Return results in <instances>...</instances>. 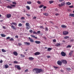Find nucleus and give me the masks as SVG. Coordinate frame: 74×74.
<instances>
[{
  "label": "nucleus",
  "mask_w": 74,
  "mask_h": 74,
  "mask_svg": "<svg viewBox=\"0 0 74 74\" xmlns=\"http://www.w3.org/2000/svg\"><path fill=\"white\" fill-rule=\"evenodd\" d=\"M43 14L45 15V16H48V13H43Z\"/></svg>",
  "instance_id": "obj_28"
},
{
  "label": "nucleus",
  "mask_w": 74,
  "mask_h": 74,
  "mask_svg": "<svg viewBox=\"0 0 74 74\" xmlns=\"http://www.w3.org/2000/svg\"><path fill=\"white\" fill-rule=\"evenodd\" d=\"M3 29H5V26L3 27Z\"/></svg>",
  "instance_id": "obj_64"
},
{
  "label": "nucleus",
  "mask_w": 74,
  "mask_h": 74,
  "mask_svg": "<svg viewBox=\"0 0 74 74\" xmlns=\"http://www.w3.org/2000/svg\"><path fill=\"white\" fill-rule=\"evenodd\" d=\"M61 4L62 6H63V5H65V3L64 2L62 3H61Z\"/></svg>",
  "instance_id": "obj_31"
},
{
  "label": "nucleus",
  "mask_w": 74,
  "mask_h": 74,
  "mask_svg": "<svg viewBox=\"0 0 74 74\" xmlns=\"http://www.w3.org/2000/svg\"><path fill=\"white\" fill-rule=\"evenodd\" d=\"M31 36L32 37H33V38H36V39H37V37H35V36L34 35H31Z\"/></svg>",
  "instance_id": "obj_20"
},
{
  "label": "nucleus",
  "mask_w": 74,
  "mask_h": 74,
  "mask_svg": "<svg viewBox=\"0 0 74 74\" xmlns=\"http://www.w3.org/2000/svg\"><path fill=\"white\" fill-rule=\"evenodd\" d=\"M55 15L56 16H58V15H59V14L58 13H56L55 14Z\"/></svg>",
  "instance_id": "obj_55"
},
{
  "label": "nucleus",
  "mask_w": 74,
  "mask_h": 74,
  "mask_svg": "<svg viewBox=\"0 0 74 74\" xmlns=\"http://www.w3.org/2000/svg\"><path fill=\"white\" fill-rule=\"evenodd\" d=\"M26 26H30V24H29V23H26Z\"/></svg>",
  "instance_id": "obj_29"
},
{
  "label": "nucleus",
  "mask_w": 74,
  "mask_h": 74,
  "mask_svg": "<svg viewBox=\"0 0 74 74\" xmlns=\"http://www.w3.org/2000/svg\"><path fill=\"white\" fill-rule=\"evenodd\" d=\"M45 31H48V29L47 27H46L45 28Z\"/></svg>",
  "instance_id": "obj_41"
},
{
  "label": "nucleus",
  "mask_w": 74,
  "mask_h": 74,
  "mask_svg": "<svg viewBox=\"0 0 74 74\" xmlns=\"http://www.w3.org/2000/svg\"><path fill=\"white\" fill-rule=\"evenodd\" d=\"M73 50H72L71 51L69 54V55L70 56H71L72 55H73Z\"/></svg>",
  "instance_id": "obj_14"
},
{
  "label": "nucleus",
  "mask_w": 74,
  "mask_h": 74,
  "mask_svg": "<svg viewBox=\"0 0 74 74\" xmlns=\"http://www.w3.org/2000/svg\"><path fill=\"white\" fill-rule=\"evenodd\" d=\"M36 16H34L33 18V19H36Z\"/></svg>",
  "instance_id": "obj_63"
},
{
  "label": "nucleus",
  "mask_w": 74,
  "mask_h": 74,
  "mask_svg": "<svg viewBox=\"0 0 74 74\" xmlns=\"http://www.w3.org/2000/svg\"><path fill=\"white\" fill-rule=\"evenodd\" d=\"M30 26H27L26 27V29L27 30H29V29H30Z\"/></svg>",
  "instance_id": "obj_18"
},
{
  "label": "nucleus",
  "mask_w": 74,
  "mask_h": 74,
  "mask_svg": "<svg viewBox=\"0 0 74 74\" xmlns=\"http://www.w3.org/2000/svg\"><path fill=\"white\" fill-rule=\"evenodd\" d=\"M61 55L62 56H65L66 55V53H64V51H62L61 53Z\"/></svg>",
  "instance_id": "obj_6"
},
{
  "label": "nucleus",
  "mask_w": 74,
  "mask_h": 74,
  "mask_svg": "<svg viewBox=\"0 0 74 74\" xmlns=\"http://www.w3.org/2000/svg\"><path fill=\"white\" fill-rule=\"evenodd\" d=\"M4 66L5 69H7L9 67V66L7 64L4 65Z\"/></svg>",
  "instance_id": "obj_17"
},
{
  "label": "nucleus",
  "mask_w": 74,
  "mask_h": 74,
  "mask_svg": "<svg viewBox=\"0 0 74 74\" xmlns=\"http://www.w3.org/2000/svg\"><path fill=\"white\" fill-rule=\"evenodd\" d=\"M27 71H28V69H26L25 70V72H27Z\"/></svg>",
  "instance_id": "obj_57"
},
{
  "label": "nucleus",
  "mask_w": 74,
  "mask_h": 74,
  "mask_svg": "<svg viewBox=\"0 0 74 74\" xmlns=\"http://www.w3.org/2000/svg\"><path fill=\"white\" fill-rule=\"evenodd\" d=\"M11 27L14 30H15V29H16V28H15V26H14V25H12L11 26Z\"/></svg>",
  "instance_id": "obj_25"
},
{
  "label": "nucleus",
  "mask_w": 74,
  "mask_h": 74,
  "mask_svg": "<svg viewBox=\"0 0 74 74\" xmlns=\"http://www.w3.org/2000/svg\"><path fill=\"white\" fill-rule=\"evenodd\" d=\"M1 37H5L6 36L5 35L3 34H1Z\"/></svg>",
  "instance_id": "obj_30"
},
{
  "label": "nucleus",
  "mask_w": 74,
  "mask_h": 74,
  "mask_svg": "<svg viewBox=\"0 0 74 74\" xmlns=\"http://www.w3.org/2000/svg\"><path fill=\"white\" fill-rule=\"evenodd\" d=\"M34 54V55H35V56H36V55H40V53L38 52H37L35 53Z\"/></svg>",
  "instance_id": "obj_10"
},
{
  "label": "nucleus",
  "mask_w": 74,
  "mask_h": 74,
  "mask_svg": "<svg viewBox=\"0 0 74 74\" xmlns=\"http://www.w3.org/2000/svg\"><path fill=\"white\" fill-rule=\"evenodd\" d=\"M7 17L8 18H10L11 17V14H8L6 15Z\"/></svg>",
  "instance_id": "obj_8"
},
{
  "label": "nucleus",
  "mask_w": 74,
  "mask_h": 74,
  "mask_svg": "<svg viewBox=\"0 0 74 74\" xmlns=\"http://www.w3.org/2000/svg\"><path fill=\"white\" fill-rule=\"evenodd\" d=\"M61 27L62 28H66L67 27V26L64 25H61Z\"/></svg>",
  "instance_id": "obj_15"
},
{
  "label": "nucleus",
  "mask_w": 74,
  "mask_h": 74,
  "mask_svg": "<svg viewBox=\"0 0 74 74\" xmlns=\"http://www.w3.org/2000/svg\"><path fill=\"white\" fill-rule=\"evenodd\" d=\"M59 1H61V2L64 1V0H59Z\"/></svg>",
  "instance_id": "obj_56"
},
{
  "label": "nucleus",
  "mask_w": 74,
  "mask_h": 74,
  "mask_svg": "<svg viewBox=\"0 0 74 74\" xmlns=\"http://www.w3.org/2000/svg\"><path fill=\"white\" fill-rule=\"evenodd\" d=\"M61 61L63 64H67V61H66V60H61Z\"/></svg>",
  "instance_id": "obj_3"
},
{
  "label": "nucleus",
  "mask_w": 74,
  "mask_h": 74,
  "mask_svg": "<svg viewBox=\"0 0 74 74\" xmlns=\"http://www.w3.org/2000/svg\"><path fill=\"white\" fill-rule=\"evenodd\" d=\"M69 16H72V17H74V14H70Z\"/></svg>",
  "instance_id": "obj_22"
},
{
  "label": "nucleus",
  "mask_w": 74,
  "mask_h": 74,
  "mask_svg": "<svg viewBox=\"0 0 74 74\" xmlns=\"http://www.w3.org/2000/svg\"><path fill=\"white\" fill-rule=\"evenodd\" d=\"M15 68H17L18 70H21V67H20V66L18 65H15Z\"/></svg>",
  "instance_id": "obj_5"
},
{
  "label": "nucleus",
  "mask_w": 74,
  "mask_h": 74,
  "mask_svg": "<svg viewBox=\"0 0 74 74\" xmlns=\"http://www.w3.org/2000/svg\"><path fill=\"white\" fill-rule=\"evenodd\" d=\"M29 32L30 33H33V30H30L29 31Z\"/></svg>",
  "instance_id": "obj_52"
},
{
  "label": "nucleus",
  "mask_w": 74,
  "mask_h": 74,
  "mask_svg": "<svg viewBox=\"0 0 74 74\" xmlns=\"http://www.w3.org/2000/svg\"><path fill=\"white\" fill-rule=\"evenodd\" d=\"M57 64L59 66H61L62 64V62L60 61V60H58L57 61Z\"/></svg>",
  "instance_id": "obj_4"
},
{
  "label": "nucleus",
  "mask_w": 74,
  "mask_h": 74,
  "mask_svg": "<svg viewBox=\"0 0 74 74\" xmlns=\"http://www.w3.org/2000/svg\"><path fill=\"white\" fill-rule=\"evenodd\" d=\"M20 56L21 58H25V55H23L22 54H21Z\"/></svg>",
  "instance_id": "obj_26"
},
{
  "label": "nucleus",
  "mask_w": 74,
  "mask_h": 74,
  "mask_svg": "<svg viewBox=\"0 0 74 74\" xmlns=\"http://www.w3.org/2000/svg\"><path fill=\"white\" fill-rule=\"evenodd\" d=\"M52 49L51 48H49L47 49V51H50L51 50H52Z\"/></svg>",
  "instance_id": "obj_24"
},
{
  "label": "nucleus",
  "mask_w": 74,
  "mask_h": 74,
  "mask_svg": "<svg viewBox=\"0 0 74 74\" xmlns=\"http://www.w3.org/2000/svg\"><path fill=\"white\" fill-rule=\"evenodd\" d=\"M12 3L13 4H14V5H16V3L15 1L12 2Z\"/></svg>",
  "instance_id": "obj_33"
},
{
  "label": "nucleus",
  "mask_w": 74,
  "mask_h": 74,
  "mask_svg": "<svg viewBox=\"0 0 74 74\" xmlns=\"http://www.w3.org/2000/svg\"><path fill=\"white\" fill-rule=\"evenodd\" d=\"M2 51L3 52H6V51L4 49H2Z\"/></svg>",
  "instance_id": "obj_34"
},
{
  "label": "nucleus",
  "mask_w": 74,
  "mask_h": 74,
  "mask_svg": "<svg viewBox=\"0 0 74 74\" xmlns=\"http://www.w3.org/2000/svg\"><path fill=\"white\" fill-rule=\"evenodd\" d=\"M69 7L70 8H73V5H72L71 6H69Z\"/></svg>",
  "instance_id": "obj_40"
},
{
  "label": "nucleus",
  "mask_w": 74,
  "mask_h": 74,
  "mask_svg": "<svg viewBox=\"0 0 74 74\" xmlns=\"http://www.w3.org/2000/svg\"><path fill=\"white\" fill-rule=\"evenodd\" d=\"M63 34L64 35H67L69 34V32L65 31L63 32Z\"/></svg>",
  "instance_id": "obj_7"
},
{
  "label": "nucleus",
  "mask_w": 74,
  "mask_h": 74,
  "mask_svg": "<svg viewBox=\"0 0 74 74\" xmlns=\"http://www.w3.org/2000/svg\"><path fill=\"white\" fill-rule=\"evenodd\" d=\"M13 54L15 56H17L18 55V53L16 51H14L13 52Z\"/></svg>",
  "instance_id": "obj_12"
},
{
  "label": "nucleus",
  "mask_w": 74,
  "mask_h": 74,
  "mask_svg": "<svg viewBox=\"0 0 74 74\" xmlns=\"http://www.w3.org/2000/svg\"><path fill=\"white\" fill-rule=\"evenodd\" d=\"M10 5H8L7 6V8H10V9H12V7H16V5H14L12 4H10Z\"/></svg>",
  "instance_id": "obj_2"
},
{
  "label": "nucleus",
  "mask_w": 74,
  "mask_h": 74,
  "mask_svg": "<svg viewBox=\"0 0 74 74\" xmlns=\"http://www.w3.org/2000/svg\"><path fill=\"white\" fill-rule=\"evenodd\" d=\"M37 3H38V4H41V2L39 1H37Z\"/></svg>",
  "instance_id": "obj_49"
},
{
  "label": "nucleus",
  "mask_w": 74,
  "mask_h": 74,
  "mask_svg": "<svg viewBox=\"0 0 74 74\" xmlns=\"http://www.w3.org/2000/svg\"><path fill=\"white\" fill-rule=\"evenodd\" d=\"M27 3L28 4H32V2L31 1H27Z\"/></svg>",
  "instance_id": "obj_23"
},
{
  "label": "nucleus",
  "mask_w": 74,
  "mask_h": 74,
  "mask_svg": "<svg viewBox=\"0 0 74 74\" xmlns=\"http://www.w3.org/2000/svg\"><path fill=\"white\" fill-rule=\"evenodd\" d=\"M26 15H27V16H30V15L29 14H26Z\"/></svg>",
  "instance_id": "obj_53"
},
{
  "label": "nucleus",
  "mask_w": 74,
  "mask_h": 74,
  "mask_svg": "<svg viewBox=\"0 0 74 74\" xmlns=\"http://www.w3.org/2000/svg\"><path fill=\"white\" fill-rule=\"evenodd\" d=\"M10 37H8L6 38L7 40H8V39H10Z\"/></svg>",
  "instance_id": "obj_51"
},
{
  "label": "nucleus",
  "mask_w": 74,
  "mask_h": 74,
  "mask_svg": "<svg viewBox=\"0 0 74 74\" xmlns=\"http://www.w3.org/2000/svg\"><path fill=\"white\" fill-rule=\"evenodd\" d=\"M34 58L32 57L29 58V60H34Z\"/></svg>",
  "instance_id": "obj_19"
},
{
  "label": "nucleus",
  "mask_w": 74,
  "mask_h": 74,
  "mask_svg": "<svg viewBox=\"0 0 74 74\" xmlns=\"http://www.w3.org/2000/svg\"><path fill=\"white\" fill-rule=\"evenodd\" d=\"M41 33V32L40 31H38L37 32V34H40Z\"/></svg>",
  "instance_id": "obj_42"
},
{
  "label": "nucleus",
  "mask_w": 74,
  "mask_h": 74,
  "mask_svg": "<svg viewBox=\"0 0 74 74\" xmlns=\"http://www.w3.org/2000/svg\"><path fill=\"white\" fill-rule=\"evenodd\" d=\"M15 38H18V35L16 36H15Z\"/></svg>",
  "instance_id": "obj_59"
},
{
  "label": "nucleus",
  "mask_w": 74,
  "mask_h": 74,
  "mask_svg": "<svg viewBox=\"0 0 74 74\" xmlns=\"http://www.w3.org/2000/svg\"><path fill=\"white\" fill-rule=\"evenodd\" d=\"M33 34H37V33H36V31H34L33 32Z\"/></svg>",
  "instance_id": "obj_47"
},
{
  "label": "nucleus",
  "mask_w": 74,
  "mask_h": 74,
  "mask_svg": "<svg viewBox=\"0 0 74 74\" xmlns=\"http://www.w3.org/2000/svg\"><path fill=\"white\" fill-rule=\"evenodd\" d=\"M66 5H71V3L69 2H66Z\"/></svg>",
  "instance_id": "obj_16"
},
{
  "label": "nucleus",
  "mask_w": 74,
  "mask_h": 74,
  "mask_svg": "<svg viewBox=\"0 0 74 74\" xmlns=\"http://www.w3.org/2000/svg\"><path fill=\"white\" fill-rule=\"evenodd\" d=\"M49 3L50 4H52V3H53V1H49Z\"/></svg>",
  "instance_id": "obj_35"
},
{
  "label": "nucleus",
  "mask_w": 74,
  "mask_h": 74,
  "mask_svg": "<svg viewBox=\"0 0 74 74\" xmlns=\"http://www.w3.org/2000/svg\"><path fill=\"white\" fill-rule=\"evenodd\" d=\"M24 44L25 45H30V43L27 42H24Z\"/></svg>",
  "instance_id": "obj_13"
},
{
  "label": "nucleus",
  "mask_w": 74,
  "mask_h": 74,
  "mask_svg": "<svg viewBox=\"0 0 74 74\" xmlns=\"http://www.w3.org/2000/svg\"><path fill=\"white\" fill-rule=\"evenodd\" d=\"M18 45H19V46H21V45H22V44L21 43H18Z\"/></svg>",
  "instance_id": "obj_58"
},
{
  "label": "nucleus",
  "mask_w": 74,
  "mask_h": 74,
  "mask_svg": "<svg viewBox=\"0 0 74 74\" xmlns=\"http://www.w3.org/2000/svg\"><path fill=\"white\" fill-rule=\"evenodd\" d=\"M40 27L41 29H42L43 28V27H42V26H40Z\"/></svg>",
  "instance_id": "obj_62"
},
{
  "label": "nucleus",
  "mask_w": 74,
  "mask_h": 74,
  "mask_svg": "<svg viewBox=\"0 0 74 74\" xmlns=\"http://www.w3.org/2000/svg\"><path fill=\"white\" fill-rule=\"evenodd\" d=\"M18 26L20 27H21V26H22V25L21 23H19L18 24Z\"/></svg>",
  "instance_id": "obj_45"
},
{
  "label": "nucleus",
  "mask_w": 74,
  "mask_h": 74,
  "mask_svg": "<svg viewBox=\"0 0 74 74\" xmlns=\"http://www.w3.org/2000/svg\"><path fill=\"white\" fill-rule=\"evenodd\" d=\"M60 44L59 43H57L55 45V46L56 47H59V46H60Z\"/></svg>",
  "instance_id": "obj_21"
},
{
  "label": "nucleus",
  "mask_w": 74,
  "mask_h": 74,
  "mask_svg": "<svg viewBox=\"0 0 74 74\" xmlns=\"http://www.w3.org/2000/svg\"><path fill=\"white\" fill-rule=\"evenodd\" d=\"M53 67H54V68H55V69H58V67L57 66H53Z\"/></svg>",
  "instance_id": "obj_43"
},
{
  "label": "nucleus",
  "mask_w": 74,
  "mask_h": 74,
  "mask_svg": "<svg viewBox=\"0 0 74 74\" xmlns=\"http://www.w3.org/2000/svg\"><path fill=\"white\" fill-rule=\"evenodd\" d=\"M11 25H16V23H12L11 24Z\"/></svg>",
  "instance_id": "obj_27"
},
{
  "label": "nucleus",
  "mask_w": 74,
  "mask_h": 74,
  "mask_svg": "<svg viewBox=\"0 0 74 74\" xmlns=\"http://www.w3.org/2000/svg\"><path fill=\"white\" fill-rule=\"evenodd\" d=\"M10 41H14V39H13V38H11L10 39Z\"/></svg>",
  "instance_id": "obj_44"
},
{
  "label": "nucleus",
  "mask_w": 74,
  "mask_h": 74,
  "mask_svg": "<svg viewBox=\"0 0 74 74\" xmlns=\"http://www.w3.org/2000/svg\"><path fill=\"white\" fill-rule=\"evenodd\" d=\"M0 63H3V61L2 60H1L0 61Z\"/></svg>",
  "instance_id": "obj_60"
},
{
  "label": "nucleus",
  "mask_w": 74,
  "mask_h": 74,
  "mask_svg": "<svg viewBox=\"0 0 74 74\" xmlns=\"http://www.w3.org/2000/svg\"><path fill=\"white\" fill-rule=\"evenodd\" d=\"M64 38L65 39H67V38H69V36H65Z\"/></svg>",
  "instance_id": "obj_38"
},
{
  "label": "nucleus",
  "mask_w": 74,
  "mask_h": 74,
  "mask_svg": "<svg viewBox=\"0 0 74 74\" xmlns=\"http://www.w3.org/2000/svg\"><path fill=\"white\" fill-rule=\"evenodd\" d=\"M35 43H36V44H40L41 43V42H40V41L36 40L35 41Z\"/></svg>",
  "instance_id": "obj_11"
},
{
  "label": "nucleus",
  "mask_w": 74,
  "mask_h": 74,
  "mask_svg": "<svg viewBox=\"0 0 74 74\" xmlns=\"http://www.w3.org/2000/svg\"><path fill=\"white\" fill-rule=\"evenodd\" d=\"M53 41L54 42H56V39H53Z\"/></svg>",
  "instance_id": "obj_46"
},
{
  "label": "nucleus",
  "mask_w": 74,
  "mask_h": 74,
  "mask_svg": "<svg viewBox=\"0 0 74 74\" xmlns=\"http://www.w3.org/2000/svg\"><path fill=\"white\" fill-rule=\"evenodd\" d=\"M25 17H22L21 18V19H25Z\"/></svg>",
  "instance_id": "obj_50"
},
{
  "label": "nucleus",
  "mask_w": 74,
  "mask_h": 74,
  "mask_svg": "<svg viewBox=\"0 0 74 74\" xmlns=\"http://www.w3.org/2000/svg\"><path fill=\"white\" fill-rule=\"evenodd\" d=\"M43 8L44 9H45L46 8H47V6H44L43 7Z\"/></svg>",
  "instance_id": "obj_54"
},
{
  "label": "nucleus",
  "mask_w": 74,
  "mask_h": 74,
  "mask_svg": "<svg viewBox=\"0 0 74 74\" xmlns=\"http://www.w3.org/2000/svg\"><path fill=\"white\" fill-rule=\"evenodd\" d=\"M71 46L70 45H68L66 47V48H71Z\"/></svg>",
  "instance_id": "obj_37"
},
{
  "label": "nucleus",
  "mask_w": 74,
  "mask_h": 74,
  "mask_svg": "<svg viewBox=\"0 0 74 74\" xmlns=\"http://www.w3.org/2000/svg\"><path fill=\"white\" fill-rule=\"evenodd\" d=\"M26 8H27V9L29 10H30V7H29V6H26Z\"/></svg>",
  "instance_id": "obj_32"
},
{
  "label": "nucleus",
  "mask_w": 74,
  "mask_h": 74,
  "mask_svg": "<svg viewBox=\"0 0 74 74\" xmlns=\"http://www.w3.org/2000/svg\"><path fill=\"white\" fill-rule=\"evenodd\" d=\"M28 38L31 42H34V40L32 38H31L30 37H28Z\"/></svg>",
  "instance_id": "obj_9"
},
{
  "label": "nucleus",
  "mask_w": 74,
  "mask_h": 74,
  "mask_svg": "<svg viewBox=\"0 0 74 74\" xmlns=\"http://www.w3.org/2000/svg\"><path fill=\"white\" fill-rule=\"evenodd\" d=\"M58 6L60 7H62V5H60V4H58Z\"/></svg>",
  "instance_id": "obj_48"
},
{
  "label": "nucleus",
  "mask_w": 74,
  "mask_h": 74,
  "mask_svg": "<svg viewBox=\"0 0 74 74\" xmlns=\"http://www.w3.org/2000/svg\"><path fill=\"white\" fill-rule=\"evenodd\" d=\"M44 5H41L39 6V8H42V7H43Z\"/></svg>",
  "instance_id": "obj_39"
},
{
  "label": "nucleus",
  "mask_w": 74,
  "mask_h": 74,
  "mask_svg": "<svg viewBox=\"0 0 74 74\" xmlns=\"http://www.w3.org/2000/svg\"><path fill=\"white\" fill-rule=\"evenodd\" d=\"M47 58H51V56H47Z\"/></svg>",
  "instance_id": "obj_61"
},
{
  "label": "nucleus",
  "mask_w": 74,
  "mask_h": 74,
  "mask_svg": "<svg viewBox=\"0 0 74 74\" xmlns=\"http://www.w3.org/2000/svg\"><path fill=\"white\" fill-rule=\"evenodd\" d=\"M32 71L35 74H38L44 72V70L42 69L34 68L33 69Z\"/></svg>",
  "instance_id": "obj_1"
},
{
  "label": "nucleus",
  "mask_w": 74,
  "mask_h": 74,
  "mask_svg": "<svg viewBox=\"0 0 74 74\" xmlns=\"http://www.w3.org/2000/svg\"><path fill=\"white\" fill-rule=\"evenodd\" d=\"M15 64H17L18 63V62L16 61H14L13 62Z\"/></svg>",
  "instance_id": "obj_36"
}]
</instances>
